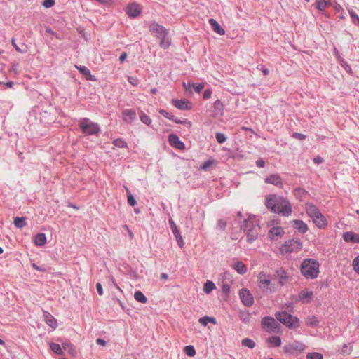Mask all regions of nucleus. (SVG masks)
<instances>
[{
    "mask_svg": "<svg viewBox=\"0 0 359 359\" xmlns=\"http://www.w3.org/2000/svg\"><path fill=\"white\" fill-rule=\"evenodd\" d=\"M265 205L271 212L283 217L292 215V208L289 199L278 194H269L266 196Z\"/></svg>",
    "mask_w": 359,
    "mask_h": 359,
    "instance_id": "1",
    "label": "nucleus"
},
{
    "mask_svg": "<svg viewBox=\"0 0 359 359\" xmlns=\"http://www.w3.org/2000/svg\"><path fill=\"white\" fill-rule=\"evenodd\" d=\"M320 264L318 260L313 258L303 259L300 265L302 275L306 279H315L319 274Z\"/></svg>",
    "mask_w": 359,
    "mask_h": 359,
    "instance_id": "2",
    "label": "nucleus"
},
{
    "mask_svg": "<svg viewBox=\"0 0 359 359\" xmlns=\"http://www.w3.org/2000/svg\"><path fill=\"white\" fill-rule=\"evenodd\" d=\"M79 128L85 135H96L101 132L100 125L90 118H81L79 120Z\"/></svg>",
    "mask_w": 359,
    "mask_h": 359,
    "instance_id": "3",
    "label": "nucleus"
},
{
    "mask_svg": "<svg viewBox=\"0 0 359 359\" xmlns=\"http://www.w3.org/2000/svg\"><path fill=\"white\" fill-rule=\"evenodd\" d=\"M275 316L278 321L289 329H296L299 327V319L286 311L276 312Z\"/></svg>",
    "mask_w": 359,
    "mask_h": 359,
    "instance_id": "4",
    "label": "nucleus"
},
{
    "mask_svg": "<svg viewBox=\"0 0 359 359\" xmlns=\"http://www.w3.org/2000/svg\"><path fill=\"white\" fill-rule=\"evenodd\" d=\"M306 348L305 344L299 341L286 344L283 346L285 353L290 355H297L302 353Z\"/></svg>",
    "mask_w": 359,
    "mask_h": 359,
    "instance_id": "5",
    "label": "nucleus"
},
{
    "mask_svg": "<svg viewBox=\"0 0 359 359\" xmlns=\"http://www.w3.org/2000/svg\"><path fill=\"white\" fill-rule=\"evenodd\" d=\"M258 285L266 293H271L275 291V289L272 287L270 276L264 272H260L258 275Z\"/></svg>",
    "mask_w": 359,
    "mask_h": 359,
    "instance_id": "6",
    "label": "nucleus"
},
{
    "mask_svg": "<svg viewBox=\"0 0 359 359\" xmlns=\"http://www.w3.org/2000/svg\"><path fill=\"white\" fill-rule=\"evenodd\" d=\"M261 325L267 332H276L279 329V323L272 316H265L262 319Z\"/></svg>",
    "mask_w": 359,
    "mask_h": 359,
    "instance_id": "7",
    "label": "nucleus"
},
{
    "mask_svg": "<svg viewBox=\"0 0 359 359\" xmlns=\"http://www.w3.org/2000/svg\"><path fill=\"white\" fill-rule=\"evenodd\" d=\"M302 243L300 241L290 239L285 241V243L280 246V250L283 253H292L294 252H298L302 249Z\"/></svg>",
    "mask_w": 359,
    "mask_h": 359,
    "instance_id": "8",
    "label": "nucleus"
},
{
    "mask_svg": "<svg viewBox=\"0 0 359 359\" xmlns=\"http://www.w3.org/2000/svg\"><path fill=\"white\" fill-rule=\"evenodd\" d=\"M149 32L156 38H159L168 31L163 25H159L156 21H151L149 24Z\"/></svg>",
    "mask_w": 359,
    "mask_h": 359,
    "instance_id": "9",
    "label": "nucleus"
},
{
    "mask_svg": "<svg viewBox=\"0 0 359 359\" xmlns=\"http://www.w3.org/2000/svg\"><path fill=\"white\" fill-rule=\"evenodd\" d=\"M239 297L242 303L245 306H251L254 304V297L250 292L245 288H242L239 291Z\"/></svg>",
    "mask_w": 359,
    "mask_h": 359,
    "instance_id": "10",
    "label": "nucleus"
},
{
    "mask_svg": "<svg viewBox=\"0 0 359 359\" xmlns=\"http://www.w3.org/2000/svg\"><path fill=\"white\" fill-rule=\"evenodd\" d=\"M171 231L177 240V244L180 248H182L184 245V242L183 241L181 233L177 226L173 221V219H170L168 220Z\"/></svg>",
    "mask_w": 359,
    "mask_h": 359,
    "instance_id": "11",
    "label": "nucleus"
},
{
    "mask_svg": "<svg viewBox=\"0 0 359 359\" xmlns=\"http://www.w3.org/2000/svg\"><path fill=\"white\" fill-rule=\"evenodd\" d=\"M126 13L129 18H135L141 13V8L138 4L133 2L127 6Z\"/></svg>",
    "mask_w": 359,
    "mask_h": 359,
    "instance_id": "12",
    "label": "nucleus"
},
{
    "mask_svg": "<svg viewBox=\"0 0 359 359\" xmlns=\"http://www.w3.org/2000/svg\"><path fill=\"white\" fill-rule=\"evenodd\" d=\"M168 142L170 146L180 150L185 149L184 143L180 140L178 135L176 134H170L168 136Z\"/></svg>",
    "mask_w": 359,
    "mask_h": 359,
    "instance_id": "13",
    "label": "nucleus"
},
{
    "mask_svg": "<svg viewBox=\"0 0 359 359\" xmlns=\"http://www.w3.org/2000/svg\"><path fill=\"white\" fill-rule=\"evenodd\" d=\"M273 276L278 279V283L280 286L285 285L289 279L286 271L281 267L275 271Z\"/></svg>",
    "mask_w": 359,
    "mask_h": 359,
    "instance_id": "14",
    "label": "nucleus"
},
{
    "mask_svg": "<svg viewBox=\"0 0 359 359\" xmlns=\"http://www.w3.org/2000/svg\"><path fill=\"white\" fill-rule=\"evenodd\" d=\"M313 297V293L312 291H310L307 289L303 290L299 292L298 294V298L299 302L302 304L309 303Z\"/></svg>",
    "mask_w": 359,
    "mask_h": 359,
    "instance_id": "15",
    "label": "nucleus"
},
{
    "mask_svg": "<svg viewBox=\"0 0 359 359\" xmlns=\"http://www.w3.org/2000/svg\"><path fill=\"white\" fill-rule=\"evenodd\" d=\"M259 229V226L256 224L253 219H252L251 217L249 216L247 219H244L242 225L241 226V229L243 231H248V229L252 230V229Z\"/></svg>",
    "mask_w": 359,
    "mask_h": 359,
    "instance_id": "16",
    "label": "nucleus"
},
{
    "mask_svg": "<svg viewBox=\"0 0 359 359\" xmlns=\"http://www.w3.org/2000/svg\"><path fill=\"white\" fill-rule=\"evenodd\" d=\"M123 120L126 123H132L137 119V114L134 109H124L122 112Z\"/></svg>",
    "mask_w": 359,
    "mask_h": 359,
    "instance_id": "17",
    "label": "nucleus"
},
{
    "mask_svg": "<svg viewBox=\"0 0 359 359\" xmlns=\"http://www.w3.org/2000/svg\"><path fill=\"white\" fill-rule=\"evenodd\" d=\"M264 182L266 184H271L278 187H283V181L280 177L277 174H272L269 175L266 178H265Z\"/></svg>",
    "mask_w": 359,
    "mask_h": 359,
    "instance_id": "18",
    "label": "nucleus"
},
{
    "mask_svg": "<svg viewBox=\"0 0 359 359\" xmlns=\"http://www.w3.org/2000/svg\"><path fill=\"white\" fill-rule=\"evenodd\" d=\"M183 86L184 87L185 91L191 93V88H193L195 92L197 93H200L205 86L203 83H191L190 82H189L187 84L184 82Z\"/></svg>",
    "mask_w": 359,
    "mask_h": 359,
    "instance_id": "19",
    "label": "nucleus"
},
{
    "mask_svg": "<svg viewBox=\"0 0 359 359\" xmlns=\"http://www.w3.org/2000/svg\"><path fill=\"white\" fill-rule=\"evenodd\" d=\"M174 106L180 110H189L191 109V102L186 99L173 100Z\"/></svg>",
    "mask_w": 359,
    "mask_h": 359,
    "instance_id": "20",
    "label": "nucleus"
},
{
    "mask_svg": "<svg viewBox=\"0 0 359 359\" xmlns=\"http://www.w3.org/2000/svg\"><path fill=\"white\" fill-rule=\"evenodd\" d=\"M343 239L347 243H359V234L353 231H346L343 233Z\"/></svg>",
    "mask_w": 359,
    "mask_h": 359,
    "instance_id": "21",
    "label": "nucleus"
},
{
    "mask_svg": "<svg viewBox=\"0 0 359 359\" xmlns=\"http://www.w3.org/2000/svg\"><path fill=\"white\" fill-rule=\"evenodd\" d=\"M306 212L311 218L317 217L318 215L320 213V210L316 205L311 203L306 204Z\"/></svg>",
    "mask_w": 359,
    "mask_h": 359,
    "instance_id": "22",
    "label": "nucleus"
},
{
    "mask_svg": "<svg viewBox=\"0 0 359 359\" xmlns=\"http://www.w3.org/2000/svg\"><path fill=\"white\" fill-rule=\"evenodd\" d=\"M312 221L319 229H325L327 226V220L321 212L318 215L317 217L313 218Z\"/></svg>",
    "mask_w": 359,
    "mask_h": 359,
    "instance_id": "23",
    "label": "nucleus"
},
{
    "mask_svg": "<svg viewBox=\"0 0 359 359\" xmlns=\"http://www.w3.org/2000/svg\"><path fill=\"white\" fill-rule=\"evenodd\" d=\"M293 227L300 233H305L308 231V226L306 223L300 219H294L292 221Z\"/></svg>",
    "mask_w": 359,
    "mask_h": 359,
    "instance_id": "24",
    "label": "nucleus"
},
{
    "mask_svg": "<svg viewBox=\"0 0 359 359\" xmlns=\"http://www.w3.org/2000/svg\"><path fill=\"white\" fill-rule=\"evenodd\" d=\"M213 112L215 116H222L224 113V107L222 102L220 100H217L213 103Z\"/></svg>",
    "mask_w": 359,
    "mask_h": 359,
    "instance_id": "25",
    "label": "nucleus"
},
{
    "mask_svg": "<svg viewBox=\"0 0 359 359\" xmlns=\"http://www.w3.org/2000/svg\"><path fill=\"white\" fill-rule=\"evenodd\" d=\"M43 318L46 323L53 329L57 327V320L50 313L44 311Z\"/></svg>",
    "mask_w": 359,
    "mask_h": 359,
    "instance_id": "26",
    "label": "nucleus"
},
{
    "mask_svg": "<svg viewBox=\"0 0 359 359\" xmlns=\"http://www.w3.org/2000/svg\"><path fill=\"white\" fill-rule=\"evenodd\" d=\"M158 39H161L159 46L163 49H168L171 45V39L169 37V31L168 30L165 34H163Z\"/></svg>",
    "mask_w": 359,
    "mask_h": 359,
    "instance_id": "27",
    "label": "nucleus"
},
{
    "mask_svg": "<svg viewBox=\"0 0 359 359\" xmlns=\"http://www.w3.org/2000/svg\"><path fill=\"white\" fill-rule=\"evenodd\" d=\"M208 22L215 33L218 34L219 35H224L225 34L224 29L220 26L216 20L210 18L209 19Z\"/></svg>",
    "mask_w": 359,
    "mask_h": 359,
    "instance_id": "28",
    "label": "nucleus"
},
{
    "mask_svg": "<svg viewBox=\"0 0 359 359\" xmlns=\"http://www.w3.org/2000/svg\"><path fill=\"white\" fill-rule=\"evenodd\" d=\"M34 244L39 247H43L47 242L46 236L44 233H39L34 236Z\"/></svg>",
    "mask_w": 359,
    "mask_h": 359,
    "instance_id": "29",
    "label": "nucleus"
},
{
    "mask_svg": "<svg viewBox=\"0 0 359 359\" xmlns=\"http://www.w3.org/2000/svg\"><path fill=\"white\" fill-rule=\"evenodd\" d=\"M284 233L285 232L282 227H280V226L273 227L269 231V237L271 240H274L276 237L281 236L284 234Z\"/></svg>",
    "mask_w": 359,
    "mask_h": 359,
    "instance_id": "30",
    "label": "nucleus"
},
{
    "mask_svg": "<svg viewBox=\"0 0 359 359\" xmlns=\"http://www.w3.org/2000/svg\"><path fill=\"white\" fill-rule=\"evenodd\" d=\"M259 231V229H255L254 228L252 230L248 229V231H245L247 241L249 243H252L258 238Z\"/></svg>",
    "mask_w": 359,
    "mask_h": 359,
    "instance_id": "31",
    "label": "nucleus"
},
{
    "mask_svg": "<svg viewBox=\"0 0 359 359\" xmlns=\"http://www.w3.org/2000/svg\"><path fill=\"white\" fill-rule=\"evenodd\" d=\"M62 351H67L71 355H76V350L74 345L69 341L65 340L62 343Z\"/></svg>",
    "mask_w": 359,
    "mask_h": 359,
    "instance_id": "32",
    "label": "nucleus"
},
{
    "mask_svg": "<svg viewBox=\"0 0 359 359\" xmlns=\"http://www.w3.org/2000/svg\"><path fill=\"white\" fill-rule=\"evenodd\" d=\"M233 269L239 273V274H245L247 272L246 266L241 261H237L233 264Z\"/></svg>",
    "mask_w": 359,
    "mask_h": 359,
    "instance_id": "33",
    "label": "nucleus"
},
{
    "mask_svg": "<svg viewBox=\"0 0 359 359\" xmlns=\"http://www.w3.org/2000/svg\"><path fill=\"white\" fill-rule=\"evenodd\" d=\"M294 194L299 201H303L309 192L303 188L297 187L294 189Z\"/></svg>",
    "mask_w": 359,
    "mask_h": 359,
    "instance_id": "34",
    "label": "nucleus"
},
{
    "mask_svg": "<svg viewBox=\"0 0 359 359\" xmlns=\"http://www.w3.org/2000/svg\"><path fill=\"white\" fill-rule=\"evenodd\" d=\"M268 343L273 347H279L282 344V340L279 336H272L267 340Z\"/></svg>",
    "mask_w": 359,
    "mask_h": 359,
    "instance_id": "35",
    "label": "nucleus"
},
{
    "mask_svg": "<svg viewBox=\"0 0 359 359\" xmlns=\"http://www.w3.org/2000/svg\"><path fill=\"white\" fill-rule=\"evenodd\" d=\"M198 322L203 326H206L209 323L212 324L217 323V320L214 317L205 316L199 318Z\"/></svg>",
    "mask_w": 359,
    "mask_h": 359,
    "instance_id": "36",
    "label": "nucleus"
},
{
    "mask_svg": "<svg viewBox=\"0 0 359 359\" xmlns=\"http://www.w3.org/2000/svg\"><path fill=\"white\" fill-rule=\"evenodd\" d=\"M14 224L18 229H22L27 225L26 217H16L14 219Z\"/></svg>",
    "mask_w": 359,
    "mask_h": 359,
    "instance_id": "37",
    "label": "nucleus"
},
{
    "mask_svg": "<svg viewBox=\"0 0 359 359\" xmlns=\"http://www.w3.org/2000/svg\"><path fill=\"white\" fill-rule=\"evenodd\" d=\"M50 348L53 353H55L57 355H63L62 345H60V344L54 343V342H51L50 344Z\"/></svg>",
    "mask_w": 359,
    "mask_h": 359,
    "instance_id": "38",
    "label": "nucleus"
},
{
    "mask_svg": "<svg viewBox=\"0 0 359 359\" xmlns=\"http://www.w3.org/2000/svg\"><path fill=\"white\" fill-rule=\"evenodd\" d=\"M306 324L311 327H316L318 326L319 320L316 316H310L307 318Z\"/></svg>",
    "mask_w": 359,
    "mask_h": 359,
    "instance_id": "39",
    "label": "nucleus"
},
{
    "mask_svg": "<svg viewBox=\"0 0 359 359\" xmlns=\"http://www.w3.org/2000/svg\"><path fill=\"white\" fill-rule=\"evenodd\" d=\"M216 288L215 283L211 280H207L203 286V291L206 294L210 293L213 290Z\"/></svg>",
    "mask_w": 359,
    "mask_h": 359,
    "instance_id": "40",
    "label": "nucleus"
},
{
    "mask_svg": "<svg viewBox=\"0 0 359 359\" xmlns=\"http://www.w3.org/2000/svg\"><path fill=\"white\" fill-rule=\"evenodd\" d=\"M134 298L136 301L142 304H145L147 302V298L146 296L140 290L135 292Z\"/></svg>",
    "mask_w": 359,
    "mask_h": 359,
    "instance_id": "41",
    "label": "nucleus"
},
{
    "mask_svg": "<svg viewBox=\"0 0 359 359\" xmlns=\"http://www.w3.org/2000/svg\"><path fill=\"white\" fill-rule=\"evenodd\" d=\"M139 116H140V121L143 123H144V124H146L147 126H150L151 125V119L144 112H143L142 111H140V113H139Z\"/></svg>",
    "mask_w": 359,
    "mask_h": 359,
    "instance_id": "42",
    "label": "nucleus"
},
{
    "mask_svg": "<svg viewBox=\"0 0 359 359\" xmlns=\"http://www.w3.org/2000/svg\"><path fill=\"white\" fill-rule=\"evenodd\" d=\"M184 353L189 357H194L196 353L195 348L192 345L185 346L184 348Z\"/></svg>",
    "mask_w": 359,
    "mask_h": 359,
    "instance_id": "43",
    "label": "nucleus"
},
{
    "mask_svg": "<svg viewBox=\"0 0 359 359\" xmlns=\"http://www.w3.org/2000/svg\"><path fill=\"white\" fill-rule=\"evenodd\" d=\"M112 144L118 148H126L127 142L122 138H117L113 140Z\"/></svg>",
    "mask_w": 359,
    "mask_h": 359,
    "instance_id": "44",
    "label": "nucleus"
},
{
    "mask_svg": "<svg viewBox=\"0 0 359 359\" xmlns=\"http://www.w3.org/2000/svg\"><path fill=\"white\" fill-rule=\"evenodd\" d=\"M328 4L325 0H316V8L321 13H324Z\"/></svg>",
    "mask_w": 359,
    "mask_h": 359,
    "instance_id": "45",
    "label": "nucleus"
},
{
    "mask_svg": "<svg viewBox=\"0 0 359 359\" xmlns=\"http://www.w3.org/2000/svg\"><path fill=\"white\" fill-rule=\"evenodd\" d=\"M242 346H246L250 349H252L255 347V342L249 338H245L241 341Z\"/></svg>",
    "mask_w": 359,
    "mask_h": 359,
    "instance_id": "46",
    "label": "nucleus"
},
{
    "mask_svg": "<svg viewBox=\"0 0 359 359\" xmlns=\"http://www.w3.org/2000/svg\"><path fill=\"white\" fill-rule=\"evenodd\" d=\"M11 44L18 53H25L27 52V48L24 44L22 45L21 48L19 47L15 43V40L14 39H11Z\"/></svg>",
    "mask_w": 359,
    "mask_h": 359,
    "instance_id": "47",
    "label": "nucleus"
},
{
    "mask_svg": "<svg viewBox=\"0 0 359 359\" xmlns=\"http://www.w3.org/2000/svg\"><path fill=\"white\" fill-rule=\"evenodd\" d=\"M348 13H349L350 17L351 18L352 22L354 25H355L357 26H359V15L355 11H353V10H349L348 11Z\"/></svg>",
    "mask_w": 359,
    "mask_h": 359,
    "instance_id": "48",
    "label": "nucleus"
},
{
    "mask_svg": "<svg viewBox=\"0 0 359 359\" xmlns=\"http://www.w3.org/2000/svg\"><path fill=\"white\" fill-rule=\"evenodd\" d=\"M241 320L244 323H248L250 320V314L248 311L241 312Z\"/></svg>",
    "mask_w": 359,
    "mask_h": 359,
    "instance_id": "49",
    "label": "nucleus"
},
{
    "mask_svg": "<svg viewBox=\"0 0 359 359\" xmlns=\"http://www.w3.org/2000/svg\"><path fill=\"white\" fill-rule=\"evenodd\" d=\"M172 121L178 124H183L187 128H191L192 126L191 122L188 119L180 120L174 117V119H172Z\"/></svg>",
    "mask_w": 359,
    "mask_h": 359,
    "instance_id": "50",
    "label": "nucleus"
},
{
    "mask_svg": "<svg viewBox=\"0 0 359 359\" xmlns=\"http://www.w3.org/2000/svg\"><path fill=\"white\" fill-rule=\"evenodd\" d=\"M306 359H323V355L318 352H311L306 354Z\"/></svg>",
    "mask_w": 359,
    "mask_h": 359,
    "instance_id": "51",
    "label": "nucleus"
},
{
    "mask_svg": "<svg viewBox=\"0 0 359 359\" xmlns=\"http://www.w3.org/2000/svg\"><path fill=\"white\" fill-rule=\"evenodd\" d=\"M215 138H216L217 142L219 144H223L226 141V137L225 134H224L222 133H219V132L216 133Z\"/></svg>",
    "mask_w": 359,
    "mask_h": 359,
    "instance_id": "52",
    "label": "nucleus"
},
{
    "mask_svg": "<svg viewBox=\"0 0 359 359\" xmlns=\"http://www.w3.org/2000/svg\"><path fill=\"white\" fill-rule=\"evenodd\" d=\"M128 204L132 207H134L137 204V201L133 194H130L127 198Z\"/></svg>",
    "mask_w": 359,
    "mask_h": 359,
    "instance_id": "53",
    "label": "nucleus"
},
{
    "mask_svg": "<svg viewBox=\"0 0 359 359\" xmlns=\"http://www.w3.org/2000/svg\"><path fill=\"white\" fill-rule=\"evenodd\" d=\"M76 68L79 71L81 74L84 76H86L90 72V69L86 66L76 65Z\"/></svg>",
    "mask_w": 359,
    "mask_h": 359,
    "instance_id": "54",
    "label": "nucleus"
},
{
    "mask_svg": "<svg viewBox=\"0 0 359 359\" xmlns=\"http://www.w3.org/2000/svg\"><path fill=\"white\" fill-rule=\"evenodd\" d=\"M128 81L131 84L133 85V86H138V85L140 84V80L137 78V77H135V76H128Z\"/></svg>",
    "mask_w": 359,
    "mask_h": 359,
    "instance_id": "55",
    "label": "nucleus"
},
{
    "mask_svg": "<svg viewBox=\"0 0 359 359\" xmlns=\"http://www.w3.org/2000/svg\"><path fill=\"white\" fill-rule=\"evenodd\" d=\"M159 114L169 120L172 121V119H174V115H172V114H170L165 109L159 110Z\"/></svg>",
    "mask_w": 359,
    "mask_h": 359,
    "instance_id": "56",
    "label": "nucleus"
},
{
    "mask_svg": "<svg viewBox=\"0 0 359 359\" xmlns=\"http://www.w3.org/2000/svg\"><path fill=\"white\" fill-rule=\"evenodd\" d=\"M257 69L261 71L264 76H267L269 74V70L266 67L262 64H259L257 65Z\"/></svg>",
    "mask_w": 359,
    "mask_h": 359,
    "instance_id": "57",
    "label": "nucleus"
},
{
    "mask_svg": "<svg viewBox=\"0 0 359 359\" xmlns=\"http://www.w3.org/2000/svg\"><path fill=\"white\" fill-rule=\"evenodd\" d=\"M55 4V0H44L42 3V5L44 8H48L53 7Z\"/></svg>",
    "mask_w": 359,
    "mask_h": 359,
    "instance_id": "58",
    "label": "nucleus"
},
{
    "mask_svg": "<svg viewBox=\"0 0 359 359\" xmlns=\"http://www.w3.org/2000/svg\"><path fill=\"white\" fill-rule=\"evenodd\" d=\"M353 267L354 271L359 274V255L353 261Z\"/></svg>",
    "mask_w": 359,
    "mask_h": 359,
    "instance_id": "59",
    "label": "nucleus"
},
{
    "mask_svg": "<svg viewBox=\"0 0 359 359\" xmlns=\"http://www.w3.org/2000/svg\"><path fill=\"white\" fill-rule=\"evenodd\" d=\"M212 94V90L211 88H206L203 93V98L204 100H208L211 97Z\"/></svg>",
    "mask_w": 359,
    "mask_h": 359,
    "instance_id": "60",
    "label": "nucleus"
},
{
    "mask_svg": "<svg viewBox=\"0 0 359 359\" xmlns=\"http://www.w3.org/2000/svg\"><path fill=\"white\" fill-rule=\"evenodd\" d=\"M212 164V161L210 160L205 161L203 165L201 166V168L203 170H207L208 168Z\"/></svg>",
    "mask_w": 359,
    "mask_h": 359,
    "instance_id": "61",
    "label": "nucleus"
},
{
    "mask_svg": "<svg viewBox=\"0 0 359 359\" xmlns=\"http://www.w3.org/2000/svg\"><path fill=\"white\" fill-rule=\"evenodd\" d=\"M293 137L298 139L299 140H304L306 139V136L302 133H294L292 135Z\"/></svg>",
    "mask_w": 359,
    "mask_h": 359,
    "instance_id": "62",
    "label": "nucleus"
},
{
    "mask_svg": "<svg viewBox=\"0 0 359 359\" xmlns=\"http://www.w3.org/2000/svg\"><path fill=\"white\" fill-rule=\"evenodd\" d=\"M217 226L221 230H224L226 226V222L222 219H219L217 222Z\"/></svg>",
    "mask_w": 359,
    "mask_h": 359,
    "instance_id": "63",
    "label": "nucleus"
},
{
    "mask_svg": "<svg viewBox=\"0 0 359 359\" xmlns=\"http://www.w3.org/2000/svg\"><path fill=\"white\" fill-rule=\"evenodd\" d=\"M265 161L262 158H259L257 161H256V165L259 168H264L265 166Z\"/></svg>",
    "mask_w": 359,
    "mask_h": 359,
    "instance_id": "64",
    "label": "nucleus"
}]
</instances>
